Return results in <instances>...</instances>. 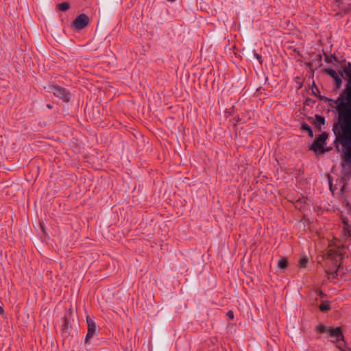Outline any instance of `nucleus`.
<instances>
[{"label":"nucleus","mask_w":351,"mask_h":351,"mask_svg":"<svg viewBox=\"0 0 351 351\" xmlns=\"http://www.w3.org/2000/svg\"><path fill=\"white\" fill-rule=\"evenodd\" d=\"M325 72L330 75L335 80L337 87H339L341 85V79L339 77L335 70L332 69H326Z\"/></svg>","instance_id":"5"},{"label":"nucleus","mask_w":351,"mask_h":351,"mask_svg":"<svg viewBox=\"0 0 351 351\" xmlns=\"http://www.w3.org/2000/svg\"><path fill=\"white\" fill-rule=\"evenodd\" d=\"M228 316L230 318V319H233L234 317V314H233V312L232 311H229L228 313Z\"/></svg>","instance_id":"15"},{"label":"nucleus","mask_w":351,"mask_h":351,"mask_svg":"<svg viewBox=\"0 0 351 351\" xmlns=\"http://www.w3.org/2000/svg\"><path fill=\"white\" fill-rule=\"evenodd\" d=\"M327 134L323 133L320 134L318 138L312 144L311 149L316 153H324L323 145L327 138Z\"/></svg>","instance_id":"2"},{"label":"nucleus","mask_w":351,"mask_h":351,"mask_svg":"<svg viewBox=\"0 0 351 351\" xmlns=\"http://www.w3.org/2000/svg\"><path fill=\"white\" fill-rule=\"evenodd\" d=\"M315 124L317 127L321 128L324 124V118L320 116H316L315 119Z\"/></svg>","instance_id":"8"},{"label":"nucleus","mask_w":351,"mask_h":351,"mask_svg":"<svg viewBox=\"0 0 351 351\" xmlns=\"http://www.w3.org/2000/svg\"><path fill=\"white\" fill-rule=\"evenodd\" d=\"M307 261H308L307 258H301L300 261V264L301 267H305L307 263Z\"/></svg>","instance_id":"14"},{"label":"nucleus","mask_w":351,"mask_h":351,"mask_svg":"<svg viewBox=\"0 0 351 351\" xmlns=\"http://www.w3.org/2000/svg\"><path fill=\"white\" fill-rule=\"evenodd\" d=\"M343 223L345 225V229H346L350 234L351 236V226H349L346 220H343Z\"/></svg>","instance_id":"13"},{"label":"nucleus","mask_w":351,"mask_h":351,"mask_svg":"<svg viewBox=\"0 0 351 351\" xmlns=\"http://www.w3.org/2000/svg\"><path fill=\"white\" fill-rule=\"evenodd\" d=\"M278 265L280 268L285 269L287 265V261L285 258H282L278 262Z\"/></svg>","instance_id":"12"},{"label":"nucleus","mask_w":351,"mask_h":351,"mask_svg":"<svg viewBox=\"0 0 351 351\" xmlns=\"http://www.w3.org/2000/svg\"><path fill=\"white\" fill-rule=\"evenodd\" d=\"M58 8L61 11L67 10L69 8V3L67 2H63L58 5Z\"/></svg>","instance_id":"10"},{"label":"nucleus","mask_w":351,"mask_h":351,"mask_svg":"<svg viewBox=\"0 0 351 351\" xmlns=\"http://www.w3.org/2000/svg\"><path fill=\"white\" fill-rule=\"evenodd\" d=\"M332 275L333 276V277H335V275H337V270Z\"/></svg>","instance_id":"20"},{"label":"nucleus","mask_w":351,"mask_h":351,"mask_svg":"<svg viewBox=\"0 0 351 351\" xmlns=\"http://www.w3.org/2000/svg\"><path fill=\"white\" fill-rule=\"evenodd\" d=\"M348 162H351V160H348Z\"/></svg>","instance_id":"21"},{"label":"nucleus","mask_w":351,"mask_h":351,"mask_svg":"<svg viewBox=\"0 0 351 351\" xmlns=\"http://www.w3.org/2000/svg\"><path fill=\"white\" fill-rule=\"evenodd\" d=\"M319 294L321 297H325L326 296V294L324 293L322 291H319Z\"/></svg>","instance_id":"16"},{"label":"nucleus","mask_w":351,"mask_h":351,"mask_svg":"<svg viewBox=\"0 0 351 351\" xmlns=\"http://www.w3.org/2000/svg\"><path fill=\"white\" fill-rule=\"evenodd\" d=\"M3 313V309L1 306H0V314H2Z\"/></svg>","instance_id":"18"},{"label":"nucleus","mask_w":351,"mask_h":351,"mask_svg":"<svg viewBox=\"0 0 351 351\" xmlns=\"http://www.w3.org/2000/svg\"><path fill=\"white\" fill-rule=\"evenodd\" d=\"M320 332H323L324 330V327L322 326L319 329Z\"/></svg>","instance_id":"19"},{"label":"nucleus","mask_w":351,"mask_h":351,"mask_svg":"<svg viewBox=\"0 0 351 351\" xmlns=\"http://www.w3.org/2000/svg\"><path fill=\"white\" fill-rule=\"evenodd\" d=\"M319 309L322 311H328L330 310V305L328 302L324 301L322 302V304L319 306Z\"/></svg>","instance_id":"9"},{"label":"nucleus","mask_w":351,"mask_h":351,"mask_svg":"<svg viewBox=\"0 0 351 351\" xmlns=\"http://www.w3.org/2000/svg\"><path fill=\"white\" fill-rule=\"evenodd\" d=\"M338 122L335 125L337 141L343 147V154L346 160H351V109L343 100L341 95L336 100Z\"/></svg>","instance_id":"1"},{"label":"nucleus","mask_w":351,"mask_h":351,"mask_svg":"<svg viewBox=\"0 0 351 351\" xmlns=\"http://www.w3.org/2000/svg\"><path fill=\"white\" fill-rule=\"evenodd\" d=\"M328 256L335 262V264L337 265L338 267H340V262L342 260V256L340 253L336 250H330L328 251Z\"/></svg>","instance_id":"4"},{"label":"nucleus","mask_w":351,"mask_h":351,"mask_svg":"<svg viewBox=\"0 0 351 351\" xmlns=\"http://www.w3.org/2000/svg\"><path fill=\"white\" fill-rule=\"evenodd\" d=\"M88 22V17L85 14H81L73 21V24L76 29H81L85 27Z\"/></svg>","instance_id":"3"},{"label":"nucleus","mask_w":351,"mask_h":351,"mask_svg":"<svg viewBox=\"0 0 351 351\" xmlns=\"http://www.w3.org/2000/svg\"><path fill=\"white\" fill-rule=\"evenodd\" d=\"M342 351H350V348H346L345 349H341Z\"/></svg>","instance_id":"17"},{"label":"nucleus","mask_w":351,"mask_h":351,"mask_svg":"<svg viewBox=\"0 0 351 351\" xmlns=\"http://www.w3.org/2000/svg\"><path fill=\"white\" fill-rule=\"evenodd\" d=\"M327 331L329 332L330 336L340 337L341 340L344 341V337L339 327L336 328H329Z\"/></svg>","instance_id":"6"},{"label":"nucleus","mask_w":351,"mask_h":351,"mask_svg":"<svg viewBox=\"0 0 351 351\" xmlns=\"http://www.w3.org/2000/svg\"><path fill=\"white\" fill-rule=\"evenodd\" d=\"M302 129L306 130V132H308V134L311 137H313V132L310 127L307 124H302Z\"/></svg>","instance_id":"11"},{"label":"nucleus","mask_w":351,"mask_h":351,"mask_svg":"<svg viewBox=\"0 0 351 351\" xmlns=\"http://www.w3.org/2000/svg\"><path fill=\"white\" fill-rule=\"evenodd\" d=\"M87 324H88V333H87V335H86V339H88V338H90V337H92L95 331V328H96V326H95V323L89 319L88 318H87Z\"/></svg>","instance_id":"7"}]
</instances>
